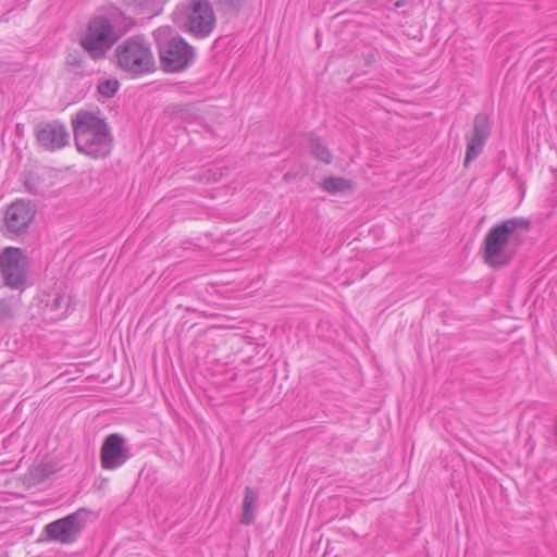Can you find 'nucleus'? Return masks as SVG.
<instances>
[{
	"label": "nucleus",
	"mask_w": 557,
	"mask_h": 557,
	"mask_svg": "<svg viewBox=\"0 0 557 557\" xmlns=\"http://www.w3.org/2000/svg\"><path fill=\"white\" fill-rule=\"evenodd\" d=\"M131 27V20L117 10L95 15L82 30L79 45L91 59H104L111 48Z\"/></svg>",
	"instance_id": "1"
},
{
	"label": "nucleus",
	"mask_w": 557,
	"mask_h": 557,
	"mask_svg": "<svg viewBox=\"0 0 557 557\" xmlns=\"http://www.w3.org/2000/svg\"><path fill=\"white\" fill-rule=\"evenodd\" d=\"M77 150L98 159L107 157L113 146V136L106 120L94 112L79 110L72 119Z\"/></svg>",
	"instance_id": "2"
},
{
	"label": "nucleus",
	"mask_w": 557,
	"mask_h": 557,
	"mask_svg": "<svg viewBox=\"0 0 557 557\" xmlns=\"http://www.w3.org/2000/svg\"><path fill=\"white\" fill-rule=\"evenodd\" d=\"M525 224L523 219L512 218L493 225L486 233L482 245L484 262L494 269L508 265L517 253L516 232Z\"/></svg>",
	"instance_id": "3"
},
{
	"label": "nucleus",
	"mask_w": 557,
	"mask_h": 557,
	"mask_svg": "<svg viewBox=\"0 0 557 557\" xmlns=\"http://www.w3.org/2000/svg\"><path fill=\"white\" fill-rule=\"evenodd\" d=\"M173 23L197 39L209 37L216 25V16L209 0H183L172 13Z\"/></svg>",
	"instance_id": "4"
},
{
	"label": "nucleus",
	"mask_w": 557,
	"mask_h": 557,
	"mask_svg": "<svg viewBox=\"0 0 557 557\" xmlns=\"http://www.w3.org/2000/svg\"><path fill=\"white\" fill-rule=\"evenodd\" d=\"M152 35L158 45L160 61L166 72H181L194 62V47L181 36L172 35L171 27H158Z\"/></svg>",
	"instance_id": "5"
},
{
	"label": "nucleus",
	"mask_w": 557,
	"mask_h": 557,
	"mask_svg": "<svg viewBox=\"0 0 557 557\" xmlns=\"http://www.w3.org/2000/svg\"><path fill=\"white\" fill-rule=\"evenodd\" d=\"M116 63L125 72L143 75L154 71L156 60L149 40L143 35H134L114 50Z\"/></svg>",
	"instance_id": "6"
},
{
	"label": "nucleus",
	"mask_w": 557,
	"mask_h": 557,
	"mask_svg": "<svg viewBox=\"0 0 557 557\" xmlns=\"http://www.w3.org/2000/svg\"><path fill=\"white\" fill-rule=\"evenodd\" d=\"M88 513L87 509L79 508L64 518L48 523L45 527L48 540L66 545L73 544L85 528Z\"/></svg>",
	"instance_id": "7"
},
{
	"label": "nucleus",
	"mask_w": 557,
	"mask_h": 557,
	"mask_svg": "<svg viewBox=\"0 0 557 557\" xmlns=\"http://www.w3.org/2000/svg\"><path fill=\"white\" fill-rule=\"evenodd\" d=\"M0 271L11 288H23L26 282L27 258L20 248L7 247L0 253Z\"/></svg>",
	"instance_id": "8"
},
{
	"label": "nucleus",
	"mask_w": 557,
	"mask_h": 557,
	"mask_svg": "<svg viewBox=\"0 0 557 557\" xmlns=\"http://www.w3.org/2000/svg\"><path fill=\"white\" fill-rule=\"evenodd\" d=\"M131 458L126 440L121 434L108 435L100 448V465L104 470H115Z\"/></svg>",
	"instance_id": "9"
},
{
	"label": "nucleus",
	"mask_w": 557,
	"mask_h": 557,
	"mask_svg": "<svg viewBox=\"0 0 557 557\" xmlns=\"http://www.w3.org/2000/svg\"><path fill=\"white\" fill-rule=\"evenodd\" d=\"M35 135L38 144L48 151L62 149L70 143L65 125L58 120L38 123Z\"/></svg>",
	"instance_id": "10"
},
{
	"label": "nucleus",
	"mask_w": 557,
	"mask_h": 557,
	"mask_svg": "<svg viewBox=\"0 0 557 557\" xmlns=\"http://www.w3.org/2000/svg\"><path fill=\"white\" fill-rule=\"evenodd\" d=\"M35 216V209L30 201L16 200L8 206L4 213L5 228L11 234L26 232Z\"/></svg>",
	"instance_id": "11"
},
{
	"label": "nucleus",
	"mask_w": 557,
	"mask_h": 557,
	"mask_svg": "<svg viewBox=\"0 0 557 557\" xmlns=\"http://www.w3.org/2000/svg\"><path fill=\"white\" fill-rule=\"evenodd\" d=\"M491 127L488 117L485 114H478L473 121V129L467 136V150L465 165L468 166L471 161L480 156L490 136Z\"/></svg>",
	"instance_id": "12"
},
{
	"label": "nucleus",
	"mask_w": 557,
	"mask_h": 557,
	"mask_svg": "<svg viewBox=\"0 0 557 557\" xmlns=\"http://www.w3.org/2000/svg\"><path fill=\"white\" fill-rule=\"evenodd\" d=\"M258 499L257 493L249 486L245 488L243 499V513L240 522L245 525H250L255 521V506Z\"/></svg>",
	"instance_id": "13"
},
{
	"label": "nucleus",
	"mask_w": 557,
	"mask_h": 557,
	"mask_svg": "<svg viewBox=\"0 0 557 557\" xmlns=\"http://www.w3.org/2000/svg\"><path fill=\"white\" fill-rule=\"evenodd\" d=\"M321 187L323 190L330 194H338L352 189V183L349 180L343 177H326L322 181Z\"/></svg>",
	"instance_id": "14"
},
{
	"label": "nucleus",
	"mask_w": 557,
	"mask_h": 557,
	"mask_svg": "<svg viewBox=\"0 0 557 557\" xmlns=\"http://www.w3.org/2000/svg\"><path fill=\"white\" fill-rule=\"evenodd\" d=\"M252 1L253 0H214V3L219 11L225 14L236 15L245 5Z\"/></svg>",
	"instance_id": "15"
},
{
	"label": "nucleus",
	"mask_w": 557,
	"mask_h": 557,
	"mask_svg": "<svg viewBox=\"0 0 557 557\" xmlns=\"http://www.w3.org/2000/svg\"><path fill=\"white\" fill-rule=\"evenodd\" d=\"M310 150L311 153L323 163H331L332 153L331 151L317 138H311L310 140Z\"/></svg>",
	"instance_id": "16"
},
{
	"label": "nucleus",
	"mask_w": 557,
	"mask_h": 557,
	"mask_svg": "<svg viewBox=\"0 0 557 557\" xmlns=\"http://www.w3.org/2000/svg\"><path fill=\"white\" fill-rule=\"evenodd\" d=\"M100 95L111 98L119 89V82L116 79H103L98 83L97 87Z\"/></svg>",
	"instance_id": "17"
},
{
	"label": "nucleus",
	"mask_w": 557,
	"mask_h": 557,
	"mask_svg": "<svg viewBox=\"0 0 557 557\" xmlns=\"http://www.w3.org/2000/svg\"><path fill=\"white\" fill-rule=\"evenodd\" d=\"M12 318V310L8 301L0 300V321Z\"/></svg>",
	"instance_id": "18"
}]
</instances>
